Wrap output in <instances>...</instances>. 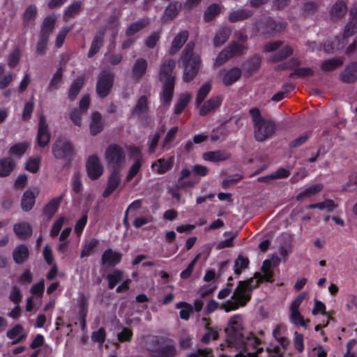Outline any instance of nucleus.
I'll return each mask as SVG.
<instances>
[{
  "instance_id": "obj_1",
  "label": "nucleus",
  "mask_w": 357,
  "mask_h": 357,
  "mask_svg": "<svg viewBox=\"0 0 357 357\" xmlns=\"http://www.w3.org/2000/svg\"><path fill=\"white\" fill-rule=\"evenodd\" d=\"M225 332L227 347L239 351L235 357H258V354L263 351V347H260L261 340L254 333L250 332L246 336L244 335L240 314H235L229 319Z\"/></svg>"
},
{
  "instance_id": "obj_2",
  "label": "nucleus",
  "mask_w": 357,
  "mask_h": 357,
  "mask_svg": "<svg viewBox=\"0 0 357 357\" xmlns=\"http://www.w3.org/2000/svg\"><path fill=\"white\" fill-rule=\"evenodd\" d=\"M195 43L193 41L188 42L179 59V62L184 68L183 79L185 82H191L197 75L200 68L201 58L198 54L195 53Z\"/></svg>"
},
{
  "instance_id": "obj_3",
  "label": "nucleus",
  "mask_w": 357,
  "mask_h": 357,
  "mask_svg": "<svg viewBox=\"0 0 357 357\" xmlns=\"http://www.w3.org/2000/svg\"><path fill=\"white\" fill-rule=\"evenodd\" d=\"M151 357H175L177 355L174 340L164 335H153L149 343Z\"/></svg>"
},
{
  "instance_id": "obj_4",
  "label": "nucleus",
  "mask_w": 357,
  "mask_h": 357,
  "mask_svg": "<svg viewBox=\"0 0 357 357\" xmlns=\"http://www.w3.org/2000/svg\"><path fill=\"white\" fill-rule=\"evenodd\" d=\"M105 158L107 165L113 169H119L126 160V152L117 144H110L105 149Z\"/></svg>"
},
{
  "instance_id": "obj_5",
  "label": "nucleus",
  "mask_w": 357,
  "mask_h": 357,
  "mask_svg": "<svg viewBox=\"0 0 357 357\" xmlns=\"http://www.w3.org/2000/svg\"><path fill=\"white\" fill-rule=\"evenodd\" d=\"M287 27V23L282 21H275L271 17L261 19L256 24L257 31L261 35L270 37L284 31Z\"/></svg>"
},
{
  "instance_id": "obj_6",
  "label": "nucleus",
  "mask_w": 357,
  "mask_h": 357,
  "mask_svg": "<svg viewBox=\"0 0 357 357\" xmlns=\"http://www.w3.org/2000/svg\"><path fill=\"white\" fill-rule=\"evenodd\" d=\"M52 152L55 158L66 160L68 162H71L75 155L72 142L63 138L56 139L52 146Z\"/></svg>"
},
{
  "instance_id": "obj_7",
  "label": "nucleus",
  "mask_w": 357,
  "mask_h": 357,
  "mask_svg": "<svg viewBox=\"0 0 357 357\" xmlns=\"http://www.w3.org/2000/svg\"><path fill=\"white\" fill-rule=\"evenodd\" d=\"M253 282V278L239 281L231 298L239 301L241 306H245L250 301L252 292L255 289Z\"/></svg>"
},
{
  "instance_id": "obj_8",
  "label": "nucleus",
  "mask_w": 357,
  "mask_h": 357,
  "mask_svg": "<svg viewBox=\"0 0 357 357\" xmlns=\"http://www.w3.org/2000/svg\"><path fill=\"white\" fill-rule=\"evenodd\" d=\"M114 74L107 71H101L96 83V93L100 98H106L111 92L114 83Z\"/></svg>"
},
{
  "instance_id": "obj_9",
  "label": "nucleus",
  "mask_w": 357,
  "mask_h": 357,
  "mask_svg": "<svg viewBox=\"0 0 357 357\" xmlns=\"http://www.w3.org/2000/svg\"><path fill=\"white\" fill-rule=\"evenodd\" d=\"M254 130L255 138L257 142H263L271 137L277 130V125L273 120H264L256 126Z\"/></svg>"
},
{
  "instance_id": "obj_10",
  "label": "nucleus",
  "mask_w": 357,
  "mask_h": 357,
  "mask_svg": "<svg viewBox=\"0 0 357 357\" xmlns=\"http://www.w3.org/2000/svg\"><path fill=\"white\" fill-rule=\"evenodd\" d=\"M86 169L89 178L98 179L103 174V166L96 154L90 155L86 162Z\"/></svg>"
},
{
  "instance_id": "obj_11",
  "label": "nucleus",
  "mask_w": 357,
  "mask_h": 357,
  "mask_svg": "<svg viewBox=\"0 0 357 357\" xmlns=\"http://www.w3.org/2000/svg\"><path fill=\"white\" fill-rule=\"evenodd\" d=\"M51 134L49 132L48 125L45 116L41 114L39 119L38 129L37 134V144L39 147L44 148L50 142Z\"/></svg>"
},
{
  "instance_id": "obj_12",
  "label": "nucleus",
  "mask_w": 357,
  "mask_h": 357,
  "mask_svg": "<svg viewBox=\"0 0 357 357\" xmlns=\"http://www.w3.org/2000/svg\"><path fill=\"white\" fill-rule=\"evenodd\" d=\"M176 67V62L173 59L163 60L159 71V80L161 82H168L173 79L175 82L176 76L174 75V70Z\"/></svg>"
},
{
  "instance_id": "obj_13",
  "label": "nucleus",
  "mask_w": 357,
  "mask_h": 357,
  "mask_svg": "<svg viewBox=\"0 0 357 357\" xmlns=\"http://www.w3.org/2000/svg\"><path fill=\"white\" fill-rule=\"evenodd\" d=\"M123 255L120 251L112 248L106 249L101 256V264L107 267H115L122 260Z\"/></svg>"
},
{
  "instance_id": "obj_14",
  "label": "nucleus",
  "mask_w": 357,
  "mask_h": 357,
  "mask_svg": "<svg viewBox=\"0 0 357 357\" xmlns=\"http://www.w3.org/2000/svg\"><path fill=\"white\" fill-rule=\"evenodd\" d=\"M121 183V175L119 169H113L109 176L107 186L102 192V196L104 198L108 197L119 186Z\"/></svg>"
},
{
  "instance_id": "obj_15",
  "label": "nucleus",
  "mask_w": 357,
  "mask_h": 357,
  "mask_svg": "<svg viewBox=\"0 0 357 357\" xmlns=\"http://www.w3.org/2000/svg\"><path fill=\"white\" fill-rule=\"evenodd\" d=\"M174 163V156L167 158H161L152 162L151 169L158 174H165L173 167Z\"/></svg>"
},
{
  "instance_id": "obj_16",
  "label": "nucleus",
  "mask_w": 357,
  "mask_h": 357,
  "mask_svg": "<svg viewBox=\"0 0 357 357\" xmlns=\"http://www.w3.org/2000/svg\"><path fill=\"white\" fill-rule=\"evenodd\" d=\"M162 83L163 86L160 94V100L163 105L169 106L174 97L175 82H174L173 79H171L168 82Z\"/></svg>"
},
{
  "instance_id": "obj_17",
  "label": "nucleus",
  "mask_w": 357,
  "mask_h": 357,
  "mask_svg": "<svg viewBox=\"0 0 357 357\" xmlns=\"http://www.w3.org/2000/svg\"><path fill=\"white\" fill-rule=\"evenodd\" d=\"M340 80L344 83L351 84L357 80V62L347 65L340 74Z\"/></svg>"
},
{
  "instance_id": "obj_18",
  "label": "nucleus",
  "mask_w": 357,
  "mask_h": 357,
  "mask_svg": "<svg viewBox=\"0 0 357 357\" xmlns=\"http://www.w3.org/2000/svg\"><path fill=\"white\" fill-rule=\"evenodd\" d=\"M231 154L227 150L207 151L203 154V159L212 162H223L229 160Z\"/></svg>"
},
{
  "instance_id": "obj_19",
  "label": "nucleus",
  "mask_w": 357,
  "mask_h": 357,
  "mask_svg": "<svg viewBox=\"0 0 357 357\" xmlns=\"http://www.w3.org/2000/svg\"><path fill=\"white\" fill-rule=\"evenodd\" d=\"M181 8L182 4L181 2L178 1H171L164 11L162 20L168 22L174 20L181 12Z\"/></svg>"
},
{
  "instance_id": "obj_20",
  "label": "nucleus",
  "mask_w": 357,
  "mask_h": 357,
  "mask_svg": "<svg viewBox=\"0 0 357 357\" xmlns=\"http://www.w3.org/2000/svg\"><path fill=\"white\" fill-rule=\"evenodd\" d=\"M222 99L220 96H215L209 98L204 102L199 109V115L206 116L209 112L215 110L222 104Z\"/></svg>"
},
{
  "instance_id": "obj_21",
  "label": "nucleus",
  "mask_w": 357,
  "mask_h": 357,
  "mask_svg": "<svg viewBox=\"0 0 357 357\" xmlns=\"http://www.w3.org/2000/svg\"><path fill=\"white\" fill-rule=\"evenodd\" d=\"M64 194H61L59 197L52 198L43 208V214L50 220L56 213L63 199Z\"/></svg>"
},
{
  "instance_id": "obj_22",
  "label": "nucleus",
  "mask_w": 357,
  "mask_h": 357,
  "mask_svg": "<svg viewBox=\"0 0 357 357\" xmlns=\"http://www.w3.org/2000/svg\"><path fill=\"white\" fill-rule=\"evenodd\" d=\"M188 36L189 32L187 30L182 31L177 33L172 43L169 53L171 54L177 53L186 43Z\"/></svg>"
},
{
  "instance_id": "obj_23",
  "label": "nucleus",
  "mask_w": 357,
  "mask_h": 357,
  "mask_svg": "<svg viewBox=\"0 0 357 357\" xmlns=\"http://www.w3.org/2000/svg\"><path fill=\"white\" fill-rule=\"evenodd\" d=\"M29 250L26 245L20 244L15 247L13 252V259L15 264H20L28 259Z\"/></svg>"
},
{
  "instance_id": "obj_24",
  "label": "nucleus",
  "mask_w": 357,
  "mask_h": 357,
  "mask_svg": "<svg viewBox=\"0 0 357 357\" xmlns=\"http://www.w3.org/2000/svg\"><path fill=\"white\" fill-rule=\"evenodd\" d=\"M254 14L252 10L240 8L231 12L228 16V20L231 23L243 21L251 17Z\"/></svg>"
},
{
  "instance_id": "obj_25",
  "label": "nucleus",
  "mask_w": 357,
  "mask_h": 357,
  "mask_svg": "<svg viewBox=\"0 0 357 357\" xmlns=\"http://www.w3.org/2000/svg\"><path fill=\"white\" fill-rule=\"evenodd\" d=\"M148 63L145 59H137L132 67V77L136 80L140 79L145 75Z\"/></svg>"
},
{
  "instance_id": "obj_26",
  "label": "nucleus",
  "mask_w": 357,
  "mask_h": 357,
  "mask_svg": "<svg viewBox=\"0 0 357 357\" xmlns=\"http://www.w3.org/2000/svg\"><path fill=\"white\" fill-rule=\"evenodd\" d=\"M82 5L83 3L81 1H75L69 4L64 10L63 20L67 22L79 15L83 9Z\"/></svg>"
},
{
  "instance_id": "obj_27",
  "label": "nucleus",
  "mask_w": 357,
  "mask_h": 357,
  "mask_svg": "<svg viewBox=\"0 0 357 357\" xmlns=\"http://www.w3.org/2000/svg\"><path fill=\"white\" fill-rule=\"evenodd\" d=\"M84 81L85 77L83 75H79L73 80L68 93V98L70 100L73 101L75 100L84 85Z\"/></svg>"
},
{
  "instance_id": "obj_28",
  "label": "nucleus",
  "mask_w": 357,
  "mask_h": 357,
  "mask_svg": "<svg viewBox=\"0 0 357 357\" xmlns=\"http://www.w3.org/2000/svg\"><path fill=\"white\" fill-rule=\"evenodd\" d=\"M149 110V101L145 95L141 96L135 106L130 110V116H136L140 117Z\"/></svg>"
},
{
  "instance_id": "obj_29",
  "label": "nucleus",
  "mask_w": 357,
  "mask_h": 357,
  "mask_svg": "<svg viewBox=\"0 0 357 357\" xmlns=\"http://www.w3.org/2000/svg\"><path fill=\"white\" fill-rule=\"evenodd\" d=\"M242 75L241 68L234 67L226 71L222 77V83L225 86H229L238 81Z\"/></svg>"
},
{
  "instance_id": "obj_30",
  "label": "nucleus",
  "mask_w": 357,
  "mask_h": 357,
  "mask_svg": "<svg viewBox=\"0 0 357 357\" xmlns=\"http://www.w3.org/2000/svg\"><path fill=\"white\" fill-rule=\"evenodd\" d=\"M90 132L95 136L101 132L104 128V123L102 121V116L99 112H94L91 114V121L90 123Z\"/></svg>"
},
{
  "instance_id": "obj_31",
  "label": "nucleus",
  "mask_w": 357,
  "mask_h": 357,
  "mask_svg": "<svg viewBox=\"0 0 357 357\" xmlns=\"http://www.w3.org/2000/svg\"><path fill=\"white\" fill-rule=\"evenodd\" d=\"M149 24L150 20L148 17L139 19L128 26L126 31V36H133L135 33L146 28Z\"/></svg>"
},
{
  "instance_id": "obj_32",
  "label": "nucleus",
  "mask_w": 357,
  "mask_h": 357,
  "mask_svg": "<svg viewBox=\"0 0 357 357\" xmlns=\"http://www.w3.org/2000/svg\"><path fill=\"white\" fill-rule=\"evenodd\" d=\"M13 230L16 236L20 239H26L32 234V227L27 222L15 224Z\"/></svg>"
},
{
  "instance_id": "obj_33",
  "label": "nucleus",
  "mask_w": 357,
  "mask_h": 357,
  "mask_svg": "<svg viewBox=\"0 0 357 357\" xmlns=\"http://www.w3.org/2000/svg\"><path fill=\"white\" fill-rule=\"evenodd\" d=\"M104 36V31H100L98 33L96 34L92 40L90 49L87 54V56L89 58H92L100 51L103 44Z\"/></svg>"
},
{
  "instance_id": "obj_34",
  "label": "nucleus",
  "mask_w": 357,
  "mask_h": 357,
  "mask_svg": "<svg viewBox=\"0 0 357 357\" xmlns=\"http://www.w3.org/2000/svg\"><path fill=\"white\" fill-rule=\"evenodd\" d=\"M16 167V163L10 157L0 159V177H6L10 174Z\"/></svg>"
},
{
  "instance_id": "obj_35",
  "label": "nucleus",
  "mask_w": 357,
  "mask_h": 357,
  "mask_svg": "<svg viewBox=\"0 0 357 357\" xmlns=\"http://www.w3.org/2000/svg\"><path fill=\"white\" fill-rule=\"evenodd\" d=\"M202 321L205 322L206 332L201 338V342L207 344H209L212 340H218L219 337L218 331L215 328L210 327V321L205 317L202 319Z\"/></svg>"
},
{
  "instance_id": "obj_36",
  "label": "nucleus",
  "mask_w": 357,
  "mask_h": 357,
  "mask_svg": "<svg viewBox=\"0 0 357 357\" xmlns=\"http://www.w3.org/2000/svg\"><path fill=\"white\" fill-rule=\"evenodd\" d=\"M36 202V195L33 191L26 190L22 195L21 200V208L24 211H31Z\"/></svg>"
},
{
  "instance_id": "obj_37",
  "label": "nucleus",
  "mask_w": 357,
  "mask_h": 357,
  "mask_svg": "<svg viewBox=\"0 0 357 357\" xmlns=\"http://www.w3.org/2000/svg\"><path fill=\"white\" fill-rule=\"evenodd\" d=\"M231 33V29L228 26L220 28L215 33L213 38V45L215 47L222 45L229 39Z\"/></svg>"
},
{
  "instance_id": "obj_38",
  "label": "nucleus",
  "mask_w": 357,
  "mask_h": 357,
  "mask_svg": "<svg viewBox=\"0 0 357 357\" xmlns=\"http://www.w3.org/2000/svg\"><path fill=\"white\" fill-rule=\"evenodd\" d=\"M56 20V18L53 15L46 16L42 22L40 34L43 33L44 35L50 37L54 28Z\"/></svg>"
},
{
  "instance_id": "obj_39",
  "label": "nucleus",
  "mask_w": 357,
  "mask_h": 357,
  "mask_svg": "<svg viewBox=\"0 0 357 357\" xmlns=\"http://www.w3.org/2000/svg\"><path fill=\"white\" fill-rule=\"evenodd\" d=\"M123 271L119 269L114 270L111 273L106 275L108 281V289H113L123 278Z\"/></svg>"
},
{
  "instance_id": "obj_40",
  "label": "nucleus",
  "mask_w": 357,
  "mask_h": 357,
  "mask_svg": "<svg viewBox=\"0 0 357 357\" xmlns=\"http://www.w3.org/2000/svg\"><path fill=\"white\" fill-rule=\"evenodd\" d=\"M221 12V6L218 3H212L208 6L204 13V20L209 22L215 19Z\"/></svg>"
},
{
  "instance_id": "obj_41",
  "label": "nucleus",
  "mask_w": 357,
  "mask_h": 357,
  "mask_svg": "<svg viewBox=\"0 0 357 357\" xmlns=\"http://www.w3.org/2000/svg\"><path fill=\"white\" fill-rule=\"evenodd\" d=\"M175 307L176 309H181L179 317L181 319L188 321L190 319V314L193 312L192 305L185 301H180L176 304Z\"/></svg>"
},
{
  "instance_id": "obj_42",
  "label": "nucleus",
  "mask_w": 357,
  "mask_h": 357,
  "mask_svg": "<svg viewBox=\"0 0 357 357\" xmlns=\"http://www.w3.org/2000/svg\"><path fill=\"white\" fill-rule=\"evenodd\" d=\"M63 68L62 67H59L57 68L56 71L53 75L52 79L50 81V83L47 86V91L57 90L59 89L63 78Z\"/></svg>"
},
{
  "instance_id": "obj_43",
  "label": "nucleus",
  "mask_w": 357,
  "mask_h": 357,
  "mask_svg": "<svg viewBox=\"0 0 357 357\" xmlns=\"http://www.w3.org/2000/svg\"><path fill=\"white\" fill-rule=\"evenodd\" d=\"M347 10V6L346 3L344 1H337L331 8V15L333 17L335 18H341L342 17Z\"/></svg>"
},
{
  "instance_id": "obj_44",
  "label": "nucleus",
  "mask_w": 357,
  "mask_h": 357,
  "mask_svg": "<svg viewBox=\"0 0 357 357\" xmlns=\"http://www.w3.org/2000/svg\"><path fill=\"white\" fill-rule=\"evenodd\" d=\"M293 52L294 50L292 47L287 45L282 48L279 52H278L275 54H273L270 58V60L274 63L280 62L291 56L293 54Z\"/></svg>"
},
{
  "instance_id": "obj_45",
  "label": "nucleus",
  "mask_w": 357,
  "mask_h": 357,
  "mask_svg": "<svg viewBox=\"0 0 357 357\" xmlns=\"http://www.w3.org/2000/svg\"><path fill=\"white\" fill-rule=\"evenodd\" d=\"M99 243L100 241L96 238H92L90 241L85 242L80 253V257L84 258L91 255Z\"/></svg>"
},
{
  "instance_id": "obj_46",
  "label": "nucleus",
  "mask_w": 357,
  "mask_h": 357,
  "mask_svg": "<svg viewBox=\"0 0 357 357\" xmlns=\"http://www.w3.org/2000/svg\"><path fill=\"white\" fill-rule=\"evenodd\" d=\"M261 64V57L258 54L250 56L245 62L246 70L249 73L256 71Z\"/></svg>"
},
{
  "instance_id": "obj_47",
  "label": "nucleus",
  "mask_w": 357,
  "mask_h": 357,
  "mask_svg": "<svg viewBox=\"0 0 357 357\" xmlns=\"http://www.w3.org/2000/svg\"><path fill=\"white\" fill-rule=\"evenodd\" d=\"M323 188V185L321 184L317 183L313 185L305 190L301 192L296 197V199L298 201L302 200L304 197H310L313 195H317L319 192Z\"/></svg>"
},
{
  "instance_id": "obj_48",
  "label": "nucleus",
  "mask_w": 357,
  "mask_h": 357,
  "mask_svg": "<svg viewBox=\"0 0 357 357\" xmlns=\"http://www.w3.org/2000/svg\"><path fill=\"white\" fill-rule=\"evenodd\" d=\"M28 147L29 144L27 142H18L10 146L8 150V153L10 155H16L18 158H20L25 153Z\"/></svg>"
},
{
  "instance_id": "obj_49",
  "label": "nucleus",
  "mask_w": 357,
  "mask_h": 357,
  "mask_svg": "<svg viewBox=\"0 0 357 357\" xmlns=\"http://www.w3.org/2000/svg\"><path fill=\"white\" fill-rule=\"evenodd\" d=\"M314 73V70L309 67L296 68L293 72L289 75V78H305L312 76Z\"/></svg>"
},
{
  "instance_id": "obj_50",
  "label": "nucleus",
  "mask_w": 357,
  "mask_h": 357,
  "mask_svg": "<svg viewBox=\"0 0 357 357\" xmlns=\"http://www.w3.org/2000/svg\"><path fill=\"white\" fill-rule=\"evenodd\" d=\"M190 100V95L189 93L181 94L178 100L174 105V113L180 114L185 109Z\"/></svg>"
},
{
  "instance_id": "obj_51",
  "label": "nucleus",
  "mask_w": 357,
  "mask_h": 357,
  "mask_svg": "<svg viewBox=\"0 0 357 357\" xmlns=\"http://www.w3.org/2000/svg\"><path fill=\"white\" fill-rule=\"evenodd\" d=\"M249 263L250 261L248 258L243 257L242 255H238L234 266L235 274L240 275L242 273V270L248 268Z\"/></svg>"
},
{
  "instance_id": "obj_52",
  "label": "nucleus",
  "mask_w": 357,
  "mask_h": 357,
  "mask_svg": "<svg viewBox=\"0 0 357 357\" xmlns=\"http://www.w3.org/2000/svg\"><path fill=\"white\" fill-rule=\"evenodd\" d=\"M37 15V8L34 4L29 5L26 7L23 14V21L26 26L33 22Z\"/></svg>"
},
{
  "instance_id": "obj_53",
  "label": "nucleus",
  "mask_w": 357,
  "mask_h": 357,
  "mask_svg": "<svg viewBox=\"0 0 357 357\" xmlns=\"http://www.w3.org/2000/svg\"><path fill=\"white\" fill-rule=\"evenodd\" d=\"M343 61L340 59H330L322 62L321 68L324 71H332L341 66Z\"/></svg>"
},
{
  "instance_id": "obj_54",
  "label": "nucleus",
  "mask_w": 357,
  "mask_h": 357,
  "mask_svg": "<svg viewBox=\"0 0 357 357\" xmlns=\"http://www.w3.org/2000/svg\"><path fill=\"white\" fill-rule=\"evenodd\" d=\"M272 267V263L270 259H265L261 267V271L264 274V280L268 282H272L273 281V272L271 270Z\"/></svg>"
},
{
  "instance_id": "obj_55",
  "label": "nucleus",
  "mask_w": 357,
  "mask_h": 357,
  "mask_svg": "<svg viewBox=\"0 0 357 357\" xmlns=\"http://www.w3.org/2000/svg\"><path fill=\"white\" fill-rule=\"evenodd\" d=\"M144 160L143 158H137L135 162L131 165L128 173L126 178V181L129 182L139 172L142 164H143Z\"/></svg>"
},
{
  "instance_id": "obj_56",
  "label": "nucleus",
  "mask_w": 357,
  "mask_h": 357,
  "mask_svg": "<svg viewBox=\"0 0 357 357\" xmlns=\"http://www.w3.org/2000/svg\"><path fill=\"white\" fill-rule=\"evenodd\" d=\"M229 53L231 55V58L235 56L241 55L243 50L247 49L246 46L239 42L232 41L227 47H226Z\"/></svg>"
},
{
  "instance_id": "obj_57",
  "label": "nucleus",
  "mask_w": 357,
  "mask_h": 357,
  "mask_svg": "<svg viewBox=\"0 0 357 357\" xmlns=\"http://www.w3.org/2000/svg\"><path fill=\"white\" fill-rule=\"evenodd\" d=\"M161 30L153 31L144 40V45L149 49H153L159 42L161 37Z\"/></svg>"
},
{
  "instance_id": "obj_58",
  "label": "nucleus",
  "mask_w": 357,
  "mask_h": 357,
  "mask_svg": "<svg viewBox=\"0 0 357 357\" xmlns=\"http://www.w3.org/2000/svg\"><path fill=\"white\" fill-rule=\"evenodd\" d=\"M211 90V84L209 82H206L199 89L196 97V103L199 105L204 100L207 95Z\"/></svg>"
},
{
  "instance_id": "obj_59",
  "label": "nucleus",
  "mask_w": 357,
  "mask_h": 357,
  "mask_svg": "<svg viewBox=\"0 0 357 357\" xmlns=\"http://www.w3.org/2000/svg\"><path fill=\"white\" fill-rule=\"evenodd\" d=\"M357 33V18H351L344 26L343 37L349 38Z\"/></svg>"
},
{
  "instance_id": "obj_60",
  "label": "nucleus",
  "mask_w": 357,
  "mask_h": 357,
  "mask_svg": "<svg viewBox=\"0 0 357 357\" xmlns=\"http://www.w3.org/2000/svg\"><path fill=\"white\" fill-rule=\"evenodd\" d=\"M49 40V36L45 35L40 34L39 40L36 45V52L39 55H44L47 50V43Z\"/></svg>"
},
{
  "instance_id": "obj_61",
  "label": "nucleus",
  "mask_w": 357,
  "mask_h": 357,
  "mask_svg": "<svg viewBox=\"0 0 357 357\" xmlns=\"http://www.w3.org/2000/svg\"><path fill=\"white\" fill-rule=\"evenodd\" d=\"M178 130V128L177 126H174L167 132V135L161 142V148L163 150L169 148L168 144L175 138Z\"/></svg>"
},
{
  "instance_id": "obj_62",
  "label": "nucleus",
  "mask_w": 357,
  "mask_h": 357,
  "mask_svg": "<svg viewBox=\"0 0 357 357\" xmlns=\"http://www.w3.org/2000/svg\"><path fill=\"white\" fill-rule=\"evenodd\" d=\"M160 138V135L158 132H155L151 137H149V140L147 142L149 153L152 154L155 152Z\"/></svg>"
},
{
  "instance_id": "obj_63",
  "label": "nucleus",
  "mask_w": 357,
  "mask_h": 357,
  "mask_svg": "<svg viewBox=\"0 0 357 357\" xmlns=\"http://www.w3.org/2000/svg\"><path fill=\"white\" fill-rule=\"evenodd\" d=\"M40 158H29L25 165V169L31 173H36L40 169Z\"/></svg>"
},
{
  "instance_id": "obj_64",
  "label": "nucleus",
  "mask_w": 357,
  "mask_h": 357,
  "mask_svg": "<svg viewBox=\"0 0 357 357\" xmlns=\"http://www.w3.org/2000/svg\"><path fill=\"white\" fill-rule=\"evenodd\" d=\"M231 58V55L229 53L227 49L224 48L216 56L214 65L220 66L225 63Z\"/></svg>"
}]
</instances>
